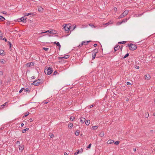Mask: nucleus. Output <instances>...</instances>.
<instances>
[{"label": "nucleus", "mask_w": 155, "mask_h": 155, "mask_svg": "<svg viewBox=\"0 0 155 155\" xmlns=\"http://www.w3.org/2000/svg\"><path fill=\"white\" fill-rule=\"evenodd\" d=\"M52 68L50 67H46L45 70V73L46 74H47L48 75L51 74L52 72Z\"/></svg>", "instance_id": "1"}, {"label": "nucleus", "mask_w": 155, "mask_h": 155, "mask_svg": "<svg viewBox=\"0 0 155 155\" xmlns=\"http://www.w3.org/2000/svg\"><path fill=\"white\" fill-rule=\"evenodd\" d=\"M128 46L129 47L130 49L132 51L135 50L137 48V46L136 45L131 43L130 44V45H128Z\"/></svg>", "instance_id": "2"}, {"label": "nucleus", "mask_w": 155, "mask_h": 155, "mask_svg": "<svg viewBox=\"0 0 155 155\" xmlns=\"http://www.w3.org/2000/svg\"><path fill=\"white\" fill-rule=\"evenodd\" d=\"M129 13V11L127 10H125L123 13L118 17V18H122L126 16Z\"/></svg>", "instance_id": "3"}, {"label": "nucleus", "mask_w": 155, "mask_h": 155, "mask_svg": "<svg viewBox=\"0 0 155 155\" xmlns=\"http://www.w3.org/2000/svg\"><path fill=\"white\" fill-rule=\"evenodd\" d=\"M64 28V29L65 32L66 33L68 32V31L70 28L71 26L69 25H66L64 24L63 25Z\"/></svg>", "instance_id": "4"}, {"label": "nucleus", "mask_w": 155, "mask_h": 155, "mask_svg": "<svg viewBox=\"0 0 155 155\" xmlns=\"http://www.w3.org/2000/svg\"><path fill=\"white\" fill-rule=\"evenodd\" d=\"M42 82L40 79H38L34 81L32 83V84L35 86H38L40 84H41Z\"/></svg>", "instance_id": "5"}, {"label": "nucleus", "mask_w": 155, "mask_h": 155, "mask_svg": "<svg viewBox=\"0 0 155 155\" xmlns=\"http://www.w3.org/2000/svg\"><path fill=\"white\" fill-rule=\"evenodd\" d=\"M144 78L146 80H149L150 79L151 77L149 74H147L145 75Z\"/></svg>", "instance_id": "6"}, {"label": "nucleus", "mask_w": 155, "mask_h": 155, "mask_svg": "<svg viewBox=\"0 0 155 155\" xmlns=\"http://www.w3.org/2000/svg\"><path fill=\"white\" fill-rule=\"evenodd\" d=\"M83 150L82 148L80 150H78L77 151V152L74 153V155H77L79 153H82L83 152Z\"/></svg>", "instance_id": "7"}, {"label": "nucleus", "mask_w": 155, "mask_h": 155, "mask_svg": "<svg viewBox=\"0 0 155 155\" xmlns=\"http://www.w3.org/2000/svg\"><path fill=\"white\" fill-rule=\"evenodd\" d=\"M69 57V56L68 55H65V56H63V57H58V59L59 60L60 59H66L68 58Z\"/></svg>", "instance_id": "8"}, {"label": "nucleus", "mask_w": 155, "mask_h": 155, "mask_svg": "<svg viewBox=\"0 0 155 155\" xmlns=\"http://www.w3.org/2000/svg\"><path fill=\"white\" fill-rule=\"evenodd\" d=\"M19 150H21V151H22L23 150L24 148V146L23 145H20L19 146Z\"/></svg>", "instance_id": "9"}, {"label": "nucleus", "mask_w": 155, "mask_h": 155, "mask_svg": "<svg viewBox=\"0 0 155 155\" xmlns=\"http://www.w3.org/2000/svg\"><path fill=\"white\" fill-rule=\"evenodd\" d=\"M26 18L25 17H22L20 18L21 21L24 23L26 22Z\"/></svg>", "instance_id": "10"}, {"label": "nucleus", "mask_w": 155, "mask_h": 155, "mask_svg": "<svg viewBox=\"0 0 155 155\" xmlns=\"http://www.w3.org/2000/svg\"><path fill=\"white\" fill-rule=\"evenodd\" d=\"M120 46L118 45H117L114 48V51L118 50L120 48Z\"/></svg>", "instance_id": "11"}, {"label": "nucleus", "mask_w": 155, "mask_h": 155, "mask_svg": "<svg viewBox=\"0 0 155 155\" xmlns=\"http://www.w3.org/2000/svg\"><path fill=\"white\" fill-rule=\"evenodd\" d=\"M54 44H56L59 47V50H60V48L61 47V45L58 42H54Z\"/></svg>", "instance_id": "12"}, {"label": "nucleus", "mask_w": 155, "mask_h": 155, "mask_svg": "<svg viewBox=\"0 0 155 155\" xmlns=\"http://www.w3.org/2000/svg\"><path fill=\"white\" fill-rule=\"evenodd\" d=\"M85 120V119L84 117H81L80 119V121L82 123H84Z\"/></svg>", "instance_id": "13"}, {"label": "nucleus", "mask_w": 155, "mask_h": 155, "mask_svg": "<svg viewBox=\"0 0 155 155\" xmlns=\"http://www.w3.org/2000/svg\"><path fill=\"white\" fill-rule=\"evenodd\" d=\"M48 32L50 34H54V31L53 30H51L50 31H49V30H48V31H47L45 32H41V33H47V32Z\"/></svg>", "instance_id": "14"}, {"label": "nucleus", "mask_w": 155, "mask_h": 155, "mask_svg": "<svg viewBox=\"0 0 155 155\" xmlns=\"http://www.w3.org/2000/svg\"><path fill=\"white\" fill-rule=\"evenodd\" d=\"M114 141L112 140H110L107 141V143L108 144H110L114 142Z\"/></svg>", "instance_id": "15"}, {"label": "nucleus", "mask_w": 155, "mask_h": 155, "mask_svg": "<svg viewBox=\"0 0 155 155\" xmlns=\"http://www.w3.org/2000/svg\"><path fill=\"white\" fill-rule=\"evenodd\" d=\"M98 52V50L97 49H95L93 51H92V54H96Z\"/></svg>", "instance_id": "16"}, {"label": "nucleus", "mask_w": 155, "mask_h": 155, "mask_svg": "<svg viewBox=\"0 0 155 155\" xmlns=\"http://www.w3.org/2000/svg\"><path fill=\"white\" fill-rule=\"evenodd\" d=\"M104 133L103 131H101L99 134V136L101 137H103L104 136Z\"/></svg>", "instance_id": "17"}, {"label": "nucleus", "mask_w": 155, "mask_h": 155, "mask_svg": "<svg viewBox=\"0 0 155 155\" xmlns=\"http://www.w3.org/2000/svg\"><path fill=\"white\" fill-rule=\"evenodd\" d=\"M90 120H87L86 121L85 124L87 125H88L90 124Z\"/></svg>", "instance_id": "18"}, {"label": "nucleus", "mask_w": 155, "mask_h": 155, "mask_svg": "<svg viewBox=\"0 0 155 155\" xmlns=\"http://www.w3.org/2000/svg\"><path fill=\"white\" fill-rule=\"evenodd\" d=\"M38 9L39 11L41 12V10H42L43 8L41 6H38Z\"/></svg>", "instance_id": "19"}, {"label": "nucleus", "mask_w": 155, "mask_h": 155, "mask_svg": "<svg viewBox=\"0 0 155 155\" xmlns=\"http://www.w3.org/2000/svg\"><path fill=\"white\" fill-rule=\"evenodd\" d=\"M31 64L33 65V64L32 62L26 64L27 66L28 67H30L31 66Z\"/></svg>", "instance_id": "20"}, {"label": "nucleus", "mask_w": 155, "mask_h": 155, "mask_svg": "<svg viewBox=\"0 0 155 155\" xmlns=\"http://www.w3.org/2000/svg\"><path fill=\"white\" fill-rule=\"evenodd\" d=\"M91 41H83L82 42V43H83L84 44V45H87L88 44L89 42H90Z\"/></svg>", "instance_id": "21"}, {"label": "nucleus", "mask_w": 155, "mask_h": 155, "mask_svg": "<svg viewBox=\"0 0 155 155\" xmlns=\"http://www.w3.org/2000/svg\"><path fill=\"white\" fill-rule=\"evenodd\" d=\"M5 20V18L3 17L0 16V20L2 21H4Z\"/></svg>", "instance_id": "22"}, {"label": "nucleus", "mask_w": 155, "mask_h": 155, "mask_svg": "<svg viewBox=\"0 0 155 155\" xmlns=\"http://www.w3.org/2000/svg\"><path fill=\"white\" fill-rule=\"evenodd\" d=\"M29 129V128H26L25 129L22 130V133H25L26 132V131L28 130Z\"/></svg>", "instance_id": "23"}, {"label": "nucleus", "mask_w": 155, "mask_h": 155, "mask_svg": "<svg viewBox=\"0 0 155 155\" xmlns=\"http://www.w3.org/2000/svg\"><path fill=\"white\" fill-rule=\"evenodd\" d=\"M80 131L79 130H77L75 133V134L76 136H78L79 135Z\"/></svg>", "instance_id": "24"}, {"label": "nucleus", "mask_w": 155, "mask_h": 155, "mask_svg": "<svg viewBox=\"0 0 155 155\" xmlns=\"http://www.w3.org/2000/svg\"><path fill=\"white\" fill-rule=\"evenodd\" d=\"M129 19V18H126L124 19L122 21L123 23H125Z\"/></svg>", "instance_id": "25"}, {"label": "nucleus", "mask_w": 155, "mask_h": 155, "mask_svg": "<svg viewBox=\"0 0 155 155\" xmlns=\"http://www.w3.org/2000/svg\"><path fill=\"white\" fill-rule=\"evenodd\" d=\"M112 23L113 22H111V21H110V22H109L106 23H105L104 25H106V26H107V25H108L110 24H112Z\"/></svg>", "instance_id": "26"}, {"label": "nucleus", "mask_w": 155, "mask_h": 155, "mask_svg": "<svg viewBox=\"0 0 155 155\" xmlns=\"http://www.w3.org/2000/svg\"><path fill=\"white\" fill-rule=\"evenodd\" d=\"M73 124L71 123L68 124V127L70 128H71L73 127Z\"/></svg>", "instance_id": "27"}, {"label": "nucleus", "mask_w": 155, "mask_h": 155, "mask_svg": "<svg viewBox=\"0 0 155 155\" xmlns=\"http://www.w3.org/2000/svg\"><path fill=\"white\" fill-rule=\"evenodd\" d=\"M31 13H25L24 14V15L25 16H28L29 15H31Z\"/></svg>", "instance_id": "28"}, {"label": "nucleus", "mask_w": 155, "mask_h": 155, "mask_svg": "<svg viewBox=\"0 0 155 155\" xmlns=\"http://www.w3.org/2000/svg\"><path fill=\"white\" fill-rule=\"evenodd\" d=\"M4 51L3 50H0V55H3V54L4 53Z\"/></svg>", "instance_id": "29"}, {"label": "nucleus", "mask_w": 155, "mask_h": 155, "mask_svg": "<svg viewBox=\"0 0 155 155\" xmlns=\"http://www.w3.org/2000/svg\"><path fill=\"white\" fill-rule=\"evenodd\" d=\"M98 127L97 126H93L92 128L93 130H95Z\"/></svg>", "instance_id": "30"}, {"label": "nucleus", "mask_w": 155, "mask_h": 155, "mask_svg": "<svg viewBox=\"0 0 155 155\" xmlns=\"http://www.w3.org/2000/svg\"><path fill=\"white\" fill-rule=\"evenodd\" d=\"M0 62L1 63H2L3 64H4L5 63V61L4 59H2L0 61Z\"/></svg>", "instance_id": "31"}, {"label": "nucleus", "mask_w": 155, "mask_h": 155, "mask_svg": "<svg viewBox=\"0 0 155 155\" xmlns=\"http://www.w3.org/2000/svg\"><path fill=\"white\" fill-rule=\"evenodd\" d=\"M29 113H26L24 115L23 117H27V116L29 114Z\"/></svg>", "instance_id": "32"}, {"label": "nucleus", "mask_w": 155, "mask_h": 155, "mask_svg": "<svg viewBox=\"0 0 155 155\" xmlns=\"http://www.w3.org/2000/svg\"><path fill=\"white\" fill-rule=\"evenodd\" d=\"M129 54L127 53V54H125V55L124 56V58H127V57H128L129 55Z\"/></svg>", "instance_id": "33"}, {"label": "nucleus", "mask_w": 155, "mask_h": 155, "mask_svg": "<svg viewBox=\"0 0 155 155\" xmlns=\"http://www.w3.org/2000/svg\"><path fill=\"white\" fill-rule=\"evenodd\" d=\"M51 138H52L54 137V135L52 133H50L49 134Z\"/></svg>", "instance_id": "34"}, {"label": "nucleus", "mask_w": 155, "mask_h": 155, "mask_svg": "<svg viewBox=\"0 0 155 155\" xmlns=\"http://www.w3.org/2000/svg\"><path fill=\"white\" fill-rule=\"evenodd\" d=\"M24 88H22L19 91V93H21L23 91V90H24Z\"/></svg>", "instance_id": "35"}, {"label": "nucleus", "mask_w": 155, "mask_h": 155, "mask_svg": "<svg viewBox=\"0 0 155 155\" xmlns=\"http://www.w3.org/2000/svg\"><path fill=\"white\" fill-rule=\"evenodd\" d=\"M29 91V90L28 88H26V89H24V91L25 92H28Z\"/></svg>", "instance_id": "36"}, {"label": "nucleus", "mask_w": 155, "mask_h": 155, "mask_svg": "<svg viewBox=\"0 0 155 155\" xmlns=\"http://www.w3.org/2000/svg\"><path fill=\"white\" fill-rule=\"evenodd\" d=\"M145 117L147 118H148L149 117V114L148 113L146 114L145 115Z\"/></svg>", "instance_id": "37"}, {"label": "nucleus", "mask_w": 155, "mask_h": 155, "mask_svg": "<svg viewBox=\"0 0 155 155\" xmlns=\"http://www.w3.org/2000/svg\"><path fill=\"white\" fill-rule=\"evenodd\" d=\"M43 49L45 50V51H47L48 49V48L44 47L43 48Z\"/></svg>", "instance_id": "38"}, {"label": "nucleus", "mask_w": 155, "mask_h": 155, "mask_svg": "<svg viewBox=\"0 0 155 155\" xmlns=\"http://www.w3.org/2000/svg\"><path fill=\"white\" fill-rule=\"evenodd\" d=\"M126 43V41H123L122 42H118V43L121 44H124Z\"/></svg>", "instance_id": "39"}, {"label": "nucleus", "mask_w": 155, "mask_h": 155, "mask_svg": "<svg viewBox=\"0 0 155 155\" xmlns=\"http://www.w3.org/2000/svg\"><path fill=\"white\" fill-rule=\"evenodd\" d=\"M20 144V142L19 141H17L16 143V144H15V145H18V146L20 145H19Z\"/></svg>", "instance_id": "40"}, {"label": "nucleus", "mask_w": 155, "mask_h": 155, "mask_svg": "<svg viewBox=\"0 0 155 155\" xmlns=\"http://www.w3.org/2000/svg\"><path fill=\"white\" fill-rule=\"evenodd\" d=\"M96 54H92V59H94L95 57Z\"/></svg>", "instance_id": "41"}, {"label": "nucleus", "mask_w": 155, "mask_h": 155, "mask_svg": "<svg viewBox=\"0 0 155 155\" xmlns=\"http://www.w3.org/2000/svg\"><path fill=\"white\" fill-rule=\"evenodd\" d=\"M96 54H92V59H94L95 57Z\"/></svg>", "instance_id": "42"}, {"label": "nucleus", "mask_w": 155, "mask_h": 155, "mask_svg": "<svg viewBox=\"0 0 155 155\" xmlns=\"http://www.w3.org/2000/svg\"><path fill=\"white\" fill-rule=\"evenodd\" d=\"M8 44H9V45L10 48H11V47H12L11 43V42H10V41H8Z\"/></svg>", "instance_id": "43"}, {"label": "nucleus", "mask_w": 155, "mask_h": 155, "mask_svg": "<svg viewBox=\"0 0 155 155\" xmlns=\"http://www.w3.org/2000/svg\"><path fill=\"white\" fill-rule=\"evenodd\" d=\"M6 104H7V102H6V103H4L1 106H0V109L1 108V107H3V106H5V105H6Z\"/></svg>", "instance_id": "44"}, {"label": "nucleus", "mask_w": 155, "mask_h": 155, "mask_svg": "<svg viewBox=\"0 0 155 155\" xmlns=\"http://www.w3.org/2000/svg\"><path fill=\"white\" fill-rule=\"evenodd\" d=\"M58 73V72H57V71H54L53 74V75H55L56 74Z\"/></svg>", "instance_id": "45"}, {"label": "nucleus", "mask_w": 155, "mask_h": 155, "mask_svg": "<svg viewBox=\"0 0 155 155\" xmlns=\"http://www.w3.org/2000/svg\"><path fill=\"white\" fill-rule=\"evenodd\" d=\"M135 68L137 69H138L140 67L138 66L135 65Z\"/></svg>", "instance_id": "46"}, {"label": "nucleus", "mask_w": 155, "mask_h": 155, "mask_svg": "<svg viewBox=\"0 0 155 155\" xmlns=\"http://www.w3.org/2000/svg\"><path fill=\"white\" fill-rule=\"evenodd\" d=\"M75 119L74 117H70V119L71 120H74Z\"/></svg>", "instance_id": "47"}, {"label": "nucleus", "mask_w": 155, "mask_h": 155, "mask_svg": "<svg viewBox=\"0 0 155 155\" xmlns=\"http://www.w3.org/2000/svg\"><path fill=\"white\" fill-rule=\"evenodd\" d=\"M119 142L118 141H116L115 142L114 144H115L116 145H117L119 144Z\"/></svg>", "instance_id": "48"}, {"label": "nucleus", "mask_w": 155, "mask_h": 155, "mask_svg": "<svg viewBox=\"0 0 155 155\" xmlns=\"http://www.w3.org/2000/svg\"><path fill=\"white\" fill-rule=\"evenodd\" d=\"M3 83L2 81L0 79V86H1Z\"/></svg>", "instance_id": "49"}, {"label": "nucleus", "mask_w": 155, "mask_h": 155, "mask_svg": "<svg viewBox=\"0 0 155 155\" xmlns=\"http://www.w3.org/2000/svg\"><path fill=\"white\" fill-rule=\"evenodd\" d=\"M91 143H90L89 145L88 146V147H87V148H91Z\"/></svg>", "instance_id": "50"}, {"label": "nucleus", "mask_w": 155, "mask_h": 155, "mask_svg": "<svg viewBox=\"0 0 155 155\" xmlns=\"http://www.w3.org/2000/svg\"><path fill=\"white\" fill-rule=\"evenodd\" d=\"M123 22L122 21H120V22H118V23H117V25H120L122 23H123Z\"/></svg>", "instance_id": "51"}, {"label": "nucleus", "mask_w": 155, "mask_h": 155, "mask_svg": "<svg viewBox=\"0 0 155 155\" xmlns=\"http://www.w3.org/2000/svg\"><path fill=\"white\" fill-rule=\"evenodd\" d=\"M28 121L29 122H31L33 121V120L31 118Z\"/></svg>", "instance_id": "52"}, {"label": "nucleus", "mask_w": 155, "mask_h": 155, "mask_svg": "<svg viewBox=\"0 0 155 155\" xmlns=\"http://www.w3.org/2000/svg\"><path fill=\"white\" fill-rule=\"evenodd\" d=\"M114 9L115 11H117V8L116 7H114Z\"/></svg>", "instance_id": "53"}, {"label": "nucleus", "mask_w": 155, "mask_h": 155, "mask_svg": "<svg viewBox=\"0 0 155 155\" xmlns=\"http://www.w3.org/2000/svg\"><path fill=\"white\" fill-rule=\"evenodd\" d=\"M3 72L2 71H0V75H2L3 74Z\"/></svg>", "instance_id": "54"}, {"label": "nucleus", "mask_w": 155, "mask_h": 155, "mask_svg": "<svg viewBox=\"0 0 155 155\" xmlns=\"http://www.w3.org/2000/svg\"><path fill=\"white\" fill-rule=\"evenodd\" d=\"M84 45V44H83V43H82V42H81V43L80 45H79V46H80V47H81L82 46H83V45Z\"/></svg>", "instance_id": "55"}, {"label": "nucleus", "mask_w": 155, "mask_h": 155, "mask_svg": "<svg viewBox=\"0 0 155 155\" xmlns=\"http://www.w3.org/2000/svg\"><path fill=\"white\" fill-rule=\"evenodd\" d=\"M73 26H74V28H73V30H74V29H75L76 27V25L74 24L73 25Z\"/></svg>", "instance_id": "56"}, {"label": "nucleus", "mask_w": 155, "mask_h": 155, "mask_svg": "<svg viewBox=\"0 0 155 155\" xmlns=\"http://www.w3.org/2000/svg\"><path fill=\"white\" fill-rule=\"evenodd\" d=\"M127 84L128 85H130L131 84V83L129 82H127Z\"/></svg>", "instance_id": "57"}, {"label": "nucleus", "mask_w": 155, "mask_h": 155, "mask_svg": "<svg viewBox=\"0 0 155 155\" xmlns=\"http://www.w3.org/2000/svg\"><path fill=\"white\" fill-rule=\"evenodd\" d=\"M94 106V104H93V105H90V106L89 107H90V108H91L93 107Z\"/></svg>", "instance_id": "58"}, {"label": "nucleus", "mask_w": 155, "mask_h": 155, "mask_svg": "<svg viewBox=\"0 0 155 155\" xmlns=\"http://www.w3.org/2000/svg\"><path fill=\"white\" fill-rule=\"evenodd\" d=\"M3 40H5V42H6L7 41V40L6 38H3Z\"/></svg>", "instance_id": "59"}, {"label": "nucleus", "mask_w": 155, "mask_h": 155, "mask_svg": "<svg viewBox=\"0 0 155 155\" xmlns=\"http://www.w3.org/2000/svg\"><path fill=\"white\" fill-rule=\"evenodd\" d=\"M94 47H96L97 46V44H95L94 45Z\"/></svg>", "instance_id": "60"}, {"label": "nucleus", "mask_w": 155, "mask_h": 155, "mask_svg": "<svg viewBox=\"0 0 155 155\" xmlns=\"http://www.w3.org/2000/svg\"><path fill=\"white\" fill-rule=\"evenodd\" d=\"M24 124L23 123H22L21 124V127H23L24 126Z\"/></svg>", "instance_id": "61"}, {"label": "nucleus", "mask_w": 155, "mask_h": 155, "mask_svg": "<svg viewBox=\"0 0 155 155\" xmlns=\"http://www.w3.org/2000/svg\"><path fill=\"white\" fill-rule=\"evenodd\" d=\"M89 25L90 26H91V27H93V26H94V25H91V24H89Z\"/></svg>", "instance_id": "62"}, {"label": "nucleus", "mask_w": 155, "mask_h": 155, "mask_svg": "<svg viewBox=\"0 0 155 155\" xmlns=\"http://www.w3.org/2000/svg\"><path fill=\"white\" fill-rule=\"evenodd\" d=\"M31 78L32 79H35V76H33L31 77Z\"/></svg>", "instance_id": "63"}, {"label": "nucleus", "mask_w": 155, "mask_h": 155, "mask_svg": "<svg viewBox=\"0 0 155 155\" xmlns=\"http://www.w3.org/2000/svg\"><path fill=\"white\" fill-rule=\"evenodd\" d=\"M133 150L134 152H135L136 151V148H134L133 149Z\"/></svg>", "instance_id": "64"}]
</instances>
